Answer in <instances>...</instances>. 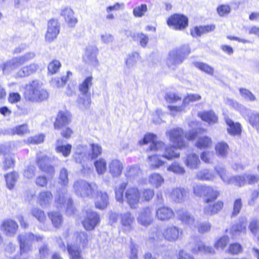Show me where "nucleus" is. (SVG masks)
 <instances>
[{
  "instance_id": "nucleus-36",
  "label": "nucleus",
  "mask_w": 259,
  "mask_h": 259,
  "mask_svg": "<svg viewBox=\"0 0 259 259\" xmlns=\"http://www.w3.org/2000/svg\"><path fill=\"white\" fill-rule=\"evenodd\" d=\"M201 119L209 124L217 123L218 116L212 111H203L198 113Z\"/></svg>"
},
{
  "instance_id": "nucleus-56",
  "label": "nucleus",
  "mask_w": 259,
  "mask_h": 259,
  "mask_svg": "<svg viewBox=\"0 0 259 259\" xmlns=\"http://www.w3.org/2000/svg\"><path fill=\"white\" fill-rule=\"evenodd\" d=\"M31 213L40 223H44L46 219L44 211L37 207L32 208Z\"/></svg>"
},
{
  "instance_id": "nucleus-14",
  "label": "nucleus",
  "mask_w": 259,
  "mask_h": 259,
  "mask_svg": "<svg viewBox=\"0 0 259 259\" xmlns=\"http://www.w3.org/2000/svg\"><path fill=\"white\" fill-rule=\"evenodd\" d=\"M167 23L168 26H172L175 29L182 30L188 25V20L184 15L175 14L168 18Z\"/></svg>"
},
{
  "instance_id": "nucleus-46",
  "label": "nucleus",
  "mask_w": 259,
  "mask_h": 259,
  "mask_svg": "<svg viewBox=\"0 0 259 259\" xmlns=\"http://www.w3.org/2000/svg\"><path fill=\"white\" fill-rule=\"evenodd\" d=\"M18 174L15 171L7 174L5 176L7 186L8 189L11 190L14 188V185L18 180Z\"/></svg>"
},
{
  "instance_id": "nucleus-16",
  "label": "nucleus",
  "mask_w": 259,
  "mask_h": 259,
  "mask_svg": "<svg viewBox=\"0 0 259 259\" xmlns=\"http://www.w3.org/2000/svg\"><path fill=\"white\" fill-rule=\"evenodd\" d=\"M49 158L46 155L41 152L37 153V163L40 169L49 175H53L55 169L53 166L49 163Z\"/></svg>"
},
{
  "instance_id": "nucleus-35",
  "label": "nucleus",
  "mask_w": 259,
  "mask_h": 259,
  "mask_svg": "<svg viewBox=\"0 0 259 259\" xmlns=\"http://www.w3.org/2000/svg\"><path fill=\"white\" fill-rule=\"evenodd\" d=\"M215 28L214 25L195 27L191 30V34L193 37H198L202 34L213 31Z\"/></svg>"
},
{
  "instance_id": "nucleus-12",
  "label": "nucleus",
  "mask_w": 259,
  "mask_h": 259,
  "mask_svg": "<svg viewBox=\"0 0 259 259\" xmlns=\"http://www.w3.org/2000/svg\"><path fill=\"white\" fill-rule=\"evenodd\" d=\"M125 199L131 208H136L140 200V193L136 187L128 188L125 193Z\"/></svg>"
},
{
  "instance_id": "nucleus-29",
  "label": "nucleus",
  "mask_w": 259,
  "mask_h": 259,
  "mask_svg": "<svg viewBox=\"0 0 259 259\" xmlns=\"http://www.w3.org/2000/svg\"><path fill=\"white\" fill-rule=\"evenodd\" d=\"M38 69V65L35 63H31L28 65H26L21 68L16 73L15 77H25L34 73Z\"/></svg>"
},
{
  "instance_id": "nucleus-26",
  "label": "nucleus",
  "mask_w": 259,
  "mask_h": 259,
  "mask_svg": "<svg viewBox=\"0 0 259 259\" xmlns=\"http://www.w3.org/2000/svg\"><path fill=\"white\" fill-rule=\"evenodd\" d=\"M152 210L149 207H145L141 211L138 218V222L144 226H147L152 222Z\"/></svg>"
},
{
  "instance_id": "nucleus-19",
  "label": "nucleus",
  "mask_w": 259,
  "mask_h": 259,
  "mask_svg": "<svg viewBox=\"0 0 259 259\" xmlns=\"http://www.w3.org/2000/svg\"><path fill=\"white\" fill-rule=\"evenodd\" d=\"M60 32V26L57 20L52 19L48 22V30L45 39L47 41L52 42L57 36Z\"/></svg>"
},
{
  "instance_id": "nucleus-47",
  "label": "nucleus",
  "mask_w": 259,
  "mask_h": 259,
  "mask_svg": "<svg viewBox=\"0 0 259 259\" xmlns=\"http://www.w3.org/2000/svg\"><path fill=\"white\" fill-rule=\"evenodd\" d=\"M212 144V141L210 138L204 136L199 138L196 143L195 146L199 149H205L209 147Z\"/></svg>"
},
{
  "instance_id": "nucleus-49",
  "label": "nucleus",
  "mask_w": 259,
  "mask_h": 259,
  "mask_svg": "<svg viewBox=\"0 0 259 259\" xmlns=\"http://www.w3.org/2000/svg\"><path fill=\"white\" fill-rule=\"evenodd\" d=\"M148 159V164L150 168L151 169L158 168L164 164V162L159 159L158 156L156 155L149 156Z\"/></svg>"
},
{
  "instance_id": "nucleus-4",
  "label": "nucleus",
  "mask_w": 259,
  "mask_h": 259,
  "mask_svg": "<svg viewBox=\"0 0 259 259\" xmlns=\"http://www.w3.org/2000/svg\"><path fill=\"white\" fill-rule=\"evenodd\" d=\"M25 98L34 102H41L48 99L49 93L42 88V83L38 80H34L26 85Z\"/></svg>"
},
{
  "instance_id": "nucleus-50",
  "label": "nucleus",
  "mask_w": 259,
  "mask_h": 259,
  "mask_svg": "<svg viewBox=\"0 0 259 259\" xmlns=\"http://www.w3.org/2000/svg\"><path fill=\"white\" fill-rule=\"evenodd\" d=\"M140 56L138 53L135 52L130 54L125 59V64L129 69L135 67L137 61L139 60Z\"/></svg>"
},
{
  "instance_id": "nucleus-64",
  "label": "nucleus",
  "mask_w": 259,
  "mask_h": 259,
  "mask_svg": "<svg viewBox=\"0 0 259 259\" xmlns=\"http://www.w3.org/2000/svg\"><path fill=\"white\" fill-rule=\"evenodd\" d=\"M61 66L60 62L58 60H54L48 65L49 72L51 74H54L57 72Z\"/></svg>"
},
{
  "instance_id": "nucleus-13",
  "label": "nucleus",
  "mask_w": 259,
  "mask_h": 259,
  "mask_svg": "<svg viewBox=\"0 0 259 259\" xmlns=\"http://www.w3.org/2000/svg\"><path fill=\"white\" fill-rule=\"evenodd\" d=\"M98 50L95 45H89L85 49L82 59L84 63L96 66L98 64L97 55Z\"/></svg>"
},
{
  "instance_id": "nucleus-53",
  "label": "nucleus",
  "mask_w": 259,
  "mask_h": 259,
  "mask_svg": "<svg viewBox=\"0 0 259 259\" xmlns=\"http://www.w3.org/2000/svg\"><path fill=\"white\" fill-rule=\"evenodd\" d=\"M193 64L194 66H195L200 70L205 72L209 75H213L214 69L211 66L206 63L200 62H193Z\"/></svg>"
},
{
  "instance_id": "nucleus-2",
  "label": "nucleus",
  "mask_w": 259,
  "mask_h": 259,
  "mask_svg": "<svg viewBox=\"0 0 259 259\" xmlns=\"http://www.w3.org/2000/svg\"><path fill=\"white\" fill-rule=\"evenodd\" d=\"M88 235L85 232H76L72 241L67 244V251L70 259H83L81 255V248L88 244Z\"/></svg>"
},
{
  "instance_id": "nucleus-37",
  "label": "nucleus",
  "mask_w": 259,
  "mask_h": 259,
  "mask_svg": "<svg viewBox=\"0 0 259 259\" xmlns=\"http://www.w3.org/2000/svg\"><path fill=\"white\" fill-rule=\"evenodd\" d=\"M89 186V183L83 180L76 181L73 184L74 193L78 196L85 197V191L87 187Z\"/></svg>"
},
{
  "instance_id": "nucleus-7",
  "label": "nucleus",
  "mask_w": 259,
  "mask_h": 259,
  "mask_svg": "<svg viewBox=\"0 0 259 259\" xmlns=\"http://www.w3.org/2000/svg\"><path fill=\"white\" fill-rule=\"evenodd\" d=\"M190 53L188 45H184L181 47L169 52L166 60L167 65L175 69L177 65L181 64Z\"/></svg>"
},
{
  "instance_id": "nucleus-32",
  "label": "nucleus",
  "mask_w": 259,
  "mask_h": 259,
  "mask_svg": "<svg viewBox=\"0 0 259 259\" xmlns=\"http://www.w3.org/2000/svg\"><path fill=\"white\" fill-rule=\"evenodd\" d=\"M84 149L87 153V155H85V157H89L91 160L98 157L102 152L101 146L98 144H91L89 148H84Z\"/></svg>"
},
{
  "instance_id": "nucleus-48",
  "label": "nucleus",
  "mask_w": 259,
  "mask_h": 259,
  "mask_svg": "<svg viewBox=\"0 0 259 259\" xmlns=\"http://www.w3.org/2000/svg\"><path fill=\"white\" fill-rule=\"evenodd\" d=\"M94 166L98 175H103L106 171V161L103 158H100L95 161Z\"/></svg>"
},
{
  "instance_id": "nucleus-58",
  "label": "nucleus",
  "mask_w": 259,
  "mask_h": 259,
  "mask_svg": "<svg viewBox=\"0 0 259 259\" xmlns=\"http://www.w3.org/2000/svg\"><path fill=\"white\" fill-rule=\"evenodd\" d=\"M168 171L176 174L183 175L185 172V169L177 162H174L167 168Z\"/></svg>"
},
{
  "instance_id": "nucleus-18",
  "label": "nucleus",
  "mask_w": 259,
  "mask_h": 259,
  "mask_svg": "<svg viewBox=\"0 0 259 259\" xmlns=\"http://www.w3.org/2000/svg\"><path fill=\"white\" fill-rule=\"evenodd\" d=\"M120 222L123 231L125 233L132 231L134 228L135 218L130 212H125L120 214Z\"/></svg>"
},
{
  "instance_id": "nucleus-40",
  "label": "nucleus",
  "mask_w": 259,
  "mask_h": 259,
  "mask_svg": "<svg viewBox=\"0 0 259 259\" xmlns=\"http://www.w3.org/2000/svg\"><path fill=\"white\" fill-rule=\"evenodd\" d=\"M164 178L158 173H153L148 178V182L152 186L158 188L164 183Z\"/></svg>"
},
{
  "instance_id": "nucleus-33",
  "label": "nucleus",
  "mask_w": 259,
  "mask_h": 259,
  "mask_svg": "<svg viewBox=\"0 0 259 259\" xmlns=\"http://www.w3.org/2000/svg\"><path fill=\"white\" fill-rule=\"evenodd\" d=\"M109 172L114 177L119 176L122 170V163L117 159H112L109 164Z\"/></svg>"
},
{
  "instance_id": "nucleus-8",
  "label": "nucleus",
  "mask_w": 259,
  "mask_h": 259,
  "mask_svg": "<svg viewBox=\"0 0 259 259\" xmlns=\"http://www.w3.org/2000/svg\"><path fill=\"white\" fill-rule=\"evenodd\" d=\"M214 169L221 180L227 185L233 184L239 187H242L245 184L244 175L230 176L223 167L218 166Z\"/></svg>"
},
{
  "instance_id": "nucleus-11",
  "label": "nucleus",
  "mask_w": 259,
  "mask_h": 259,
  "mask_svg": "<svg viewBox=\"0 0 259 259\" xmlns=\"http://www.w3.org/2000/svg\"><path fill=\"white\" fill-rule=\"evenodd\" d=\"M189 246L191 251L194 253L204 252L213 254L214 250L212 247L206 246L198 237L191 238Z\"/></svg>"
},
{
  "instance_id": "nucleus-30",
  "label": "nucleus",
  "mask_w": 259,
  "mask_h": 259,
  "mask_svg": "<svg viewBox=\"0 0 259 259\" xmlns=\"http://www.w3.org/2000/svg\"><path fill=\"white\" fill-rule=\"evenodd\" d=\"M244 111H242L244 117L248 118L249 123L253 127L257 128L259 126V113L255 111H251L250 110L243 108Z\"/></svg>"
},
{
  "instance_id": "nucleus-55",
  "label": "nucleus",
  "mask_w": 259,
  "mask_h": 259,
  "mask_svg": "<svg viewBox=\"0 0 259 259\" xmlns=\"http://www.w3.org/2000/svg\"><path fill=\"white\" fill-rule=\"evenodd\" d=\"M209 186L196 185L193 187L194 194L198 197H205Z\"/></svg>"
},
{
  "instance_id": "nucleus-60",
  "label": "nucleus",
  "mask_w": 259,
  "mask_h": 259,
  "mask_svg": "<svg viewBox=\"0 0 259 259\" xmlns=\"http://www.w3.org/2000/svg\"><path fill=\"white\" fill-rule=\"evenodd\" d=\"M125 187L126 184L122 183L118 188H116L115 190L116 199L119 202H123V192Z\"/></svg>"
},
{
  "instance_id": "nucleus-31",
  "label": "nucleus",
  "mask_w": 259,
  "mask_h": 259,
  "mask_svg": "<svg viewBox=\"0 0 259 259\" xmlns=\"http://www.w3.org/2000/svg\"><path fill=\"white\" fill-rule=\"evenodd\" d=\"M184 163L189 168L195 169L199 167L200 164V160L197 154L190 153L187 154L184 159Z\"/></svg>"
},
{
  "instance_id": "nucleus-52",
  "label": "nucleus",
  "mask_w": 259,
  "mask_h": 259,
  "mask_svg": "<svg viewBox=\"0 0 259 259\" xmlns=\"http://www.w3.org/2000/svg\"><path fill=\"white\" fill-rule=\"evenodd\" d=\"M52 224L56 228L59 227L63 221L62 216L59 212H51L48 214Z\"/></svg>"
},
{
  "instance_id": "nucleus-25",
  "label": "nucleus",
  "mask_w": 259,
  "mask_h": 259,
  "mask_svg": "<svg viewBox=\"0 0 259 259\" xmlns=\"http://www.w3.org/2000/svg\"><path fill=\"white\" fill-rule=\"evenodd\" d=\"M61 15L63 17L65 22L70 27H74L77 22V20L74 16L73 11L69 7L62 9Z\"/></svg>"
},
{
  "instance_id": "nucleus-22",
  "label": "nucleus",
  "mask_w": 259,
  "mask_h": 259,
  "mask_svg": "<svg viewBox=\"0 0 259 259\" xmlns=\"http://www.w3.org/2000/svg\"><path fill=\"white\" fill-rule=\"evenodd\" d=\"M18 228L17 223L11 219L5 220L3 222L1 226L2 230L5 231L7 236H14L17 232Z\"/></svg>"
},
{
  "instance_id": "nucleus-5",
  "label": "nucleus",
  "mask_w": 259,
  "mask_h": 259,
  "mask_svg": "<svg viewBox=\"0 0 259 259\" xmlns=\"http://www.w3.org/2000/svg\"><path fill=\"white\" fill-rule=\"evenodd\" d=\"M183 231L181 229L174 226H168L164 229L162 232L156 229L150 235V238L154 240H159L164 238L169 242H175L182 235Z\"/></svg>"
},
{
  "instance_id": "nucleus-43",
  "label": "nucleus",
  "mask_w": 259,
  "mask_h": 259,
  "mask_svg": "<svg viewBox=\"0 0 259 259\" xmlns=\"http://www.w3.org/2000/svg\"><path fill=\"white\" fill-rule=\"evenodd\" d=\"M214 176L211 170L208 169H202L197 171L196 178L202 181H211L213 179Z\"/></svg>"
},
{
  "instance_id": "nucleus-61",
  "label": "nucleus",
  "mask_w": 259,
  "mask_h": 259,
  "mask_svg": "<svg viewBox=\"0 0 259 259\" xmlns=\"http://www.w3.org/2000/svg\"><path fill=\"white\" fill-rule=\"evenodd\" d=\"M147 11L146 5L142 4L136 7L133 10V14L136 17H142Z\"/></svg>"
},
{
  "instance_id": "nucleus-15",
  "label": "nucleus",
  "mask_w": 259,
  "mask_h": 259,
  "mask_svg": "<svg viewBox=\"0 0 259 259\" xmlns=\"http://www.w3.org/2000/svg\"><path fill=\"white\" fill-rule=\"evenodd\" d=\"M201 99V96L199 94H188L187 96L184 99L183 104L182 105L177 106H168V108L171 112H180L183 111L185 110L187 106H188L191 103L199 101Z\"/></svg>"
},
{
  "instance_id": "nucleus-1",
  "label": "nucleus",
  "mask_w": 259,
  "mask_h": 259,
  "mask_svg": "<svg viewBox=\"0 0 259 259\" xmlns=\"http://www.w3.org/2000/svg\"><path fill=\"white\" fill-rule=\"evenodd\" d=\"M157 136L153 134H147L145 136L144 139L139 141L141 145L150 143V151H161L162 153L161 156L168 160H171L175 158H178L180 156V153L177 151V148L176 146H169L164 147V144L162 142L157 141Z\"/></svg>"
},
{
  "instance_id": "nucleus-17",
  "label": "nucleus",
  "mask_w": 259,
  "mask_h": 259,
  "mask_svg": "<svg viewBox=\"0 0 259 259\" xmlns=\"http://www.w3.org/2000/svg\"><path fill=\"white\" fill-rule=\"evenodd\" d=\"M57 207L60 208H65L68 211H72V200L68 196L67 191L63 189L58 191V196L55 199Z\"/></svg>"
},
{
  "instance_id": "nucleus-20",
  "label": "nucleus",
  "mask_w": 259,
  "mask_h": 259,
  "mask_svg": "<svg viewBox=\"0 0 259 259\" xmlns=\"http://www.w3.org/2000/svg\"><path fill=\"white\" fill-rule=\"evenodd\" d=\"M189 195L188 190L182 187L172 189L170 197L172 200L177 203H181L186 200Z\"/></svg>"
},
{
  "instance_id": "nucleus-44",
  "label": "nucleus",
  "mask_w": 259,
  "mask_h": 259,
  "mask_svg": "<svg viewBox=\"0 0 259 259\" xmlns=\"http://www.w3.org/2000/svg\"><path fill=\"white\" fill-rule=\"evenodd\" d=\"M220 195V192L216 189L209 186L205 195V199L204 202L206 203H209L216 200Z\"/></svg>"
},
{
  "instance_id": "nucleus-62",
  "label": "nucleus",
  "mask_w": 259,
  "mask_h": 259,
  "mask_svg": "<svg viewBox=\"0 0 259 259\" xmlns=\"http://www.w3.org/2000/svg\"><path fill=\"white\" fill-rule=\"evenodd\" d=\"M85 155H87V153L84 148H83L82 151L76 152L74 154V158L77 162L81 163L83 161L89 159V157H85Z\"/></svg>"
},
{
  "instance_id": "nucleus-21",
  "label": "nucleus",
  "mask_w": 259,
  "mask_h": 259,
  "mask_svg": "<svg viewBox=\"0 0 259 259\" xmlns=\"http://www.w3.org/2000/svg\"><path fill=\"white\" fill-rule=\"evenodd\" d=\"M176 213L178 219L183 223L189 225L190 227H196L195 220L194 216L187 210L180 209L177 210Z\"/></svg>"
},
{
  "instance_id": "nucleus-57",
  "label": "nucleus",
  "mask_w": 259,
  "mask_h": 259,
  "mask_svg": "<svg viewBox=\"0 0 259 259\" xmlns=\"http://www.w3.org/2000/svg\"><path fill=\"white\" fill-rule=\"evenodd\" d=\"M239 92L242 98L246 101L253 102L256 100L255 96L250 91L241 88Z\"/></svg>"
},
{
  "instance_id": "nucleus-34",
  "label": "nucleus",
  "mask_w": 259,
  "mask_h": 259,
  "mask_svg": "<svg viewBox=\"0 0 259 259\" xmlns=\"http://www.w3.org/2000/svg\"><path fill=\"white\" fill-rule=\"evenodd\" d=\"M226 122L228 126L227 131L230 135L236 136L241 134V126L240 123H235L229 118H226Z\"/></svg>"
},
{
  "instance_id": "nucleus-42",
  "label": "nucleus",
  "mask_w": 259,
  "mask_h": 259,
  "mask_svg": "<svg viewBox=\"0 0 259 259\" xmlns=\"http://www.w3.org/2000/svg\"><path fill=\"white\" fill-rule=\"evenodd\" d=\"M93 77L92 76L87 77L79 85V91L82 95H91L89 91L90 88L92 85Z\"/></svg>"
},
{
  "instance_id": "nucleus-9",
  "label": "nucleus",
  "mask_w": 259,
  "mask_h": 259,
  "mask_svg": "<svg viewBox=\"0 0 259 259\" xmlns=\"http://www.w3.org/2000/svg\"><path fill=\"white\" fill-rule=\"evenodd\" d=\"M100 219L99 215L91 208L84 210V215L82 224L84 229L88 231L93 230L99 224Z\"/></svg>"
},
{
  "instance_id": "nucleus-54",
  "label": "nucleus",
  "mask_w": 259,
  "mask_h": 259,
  "mask_svg": "<svg viewBox=\"0 0 259 259\" xmlns=\"http://www.w3.org/2000/svg\"><path fill=\"white\" fill-rule=\"evenodd\" d=\"M68 172L67 169L62 167L60 169L59 177V183L61 185L66 187L68 184Z\"/></svg>"
},
{
  "instance_id": "nucleus-10",
  "label": "nucleus",
  "mask_w": 259,
  "mask_h": 259,
  "mask_svg": "<svg viewBox=\"0 0 259 259\" xmlns=\"http://www.w3.org/2000/svg\"><path fill=\"white\" fill-rule=\"evenodd\" d=\"M166 134L176 147L181 149L186 146V143L183 139L184 132L182 128H174L167 131Z\"/></svg>"
},
{
  "instance_id": "nucleus-39",
  "label": "nucleus",
  "mask_w": 259,
  "mask_h": 259,
  "mask_svg": "<svg viewBox=\"0 0 259 259\" xmlns=\"http://www.w3.org/2000/svg\"><path fill=\"white\" fill-rule=\"evenodd\" d=\"M109 204L108 196L106 192L100 191L95 202L96 207L100 209L105 208Z\"/></svg>"
},
{
  "instance_id": "nucleus-59",
  "label": "nucleus",
  "mask_w": 259,
  "mask_h": 259,
  "mask_svg": "<svg viewBox=\"0 0 259 259\" xmlns=\"http://www.w3.org/2000/svg\"><path fill=\"white\" fill-rule=\"evenodd\" d=\"M98 187L95 183H89L85 191V197H94L97 192Z\"/></svg>"
},
{
  "instance_id": "nucleus-38",
  "label": "nucleus",
  "mask_w": 259,
  "mask_h": 259,
  "mask_svg": "<svg viewBox=\"0 0 259 259\" xmlns=\"http://www.w3.org/2000/svg\"><path fill=\"white\" fill-rule=\"evenodd\" d=\"M77 103L81 110L89 109L92 103L91 95L81 94L77 99Z\"/></svg>"
},
{
  "instance_id": "nucleus-51",
  "label": "nucleus",
  "mask_w": 259,
  "mask_h": 259,
  "mask_svg": "<svg viewBox=\"0 0 259 259\" xmlns=\"http://www.w3.org/2000/svg\"><path fill=\"white\" fill-rule=\"evenodd\" d=\"M67 76H63L61 78L55 77L52 79L51 83L54 87L61 88L63 87L67 80L68 77L72 74V73L68 71H67Z\"/></svg>"
},
{
  "instance_id": "nucleus-63",
  "label": "nucleus",
  "mask_w": 259,
  "mask_h": 259,
  "mask_svg": "<svg viewBox=\"0 0 259 259\" xmlns=\"http://www.w3.org/2000/svg\"><path fill=\"white\" fill-rule=\"evenodd\" d=\"M249 228L252 234L255 236H259V221L253 219L249 224Z\"/></svg>"
},
{
  "instance_id": "nucleus-6",
  "label": "nucleus",
  "mask_w": 259,
  "mask_h": 259,
  "mask_svg": "<svg viewBox=\"0 0 259 259\" xmlns=\"http://www.w3.org/2000/svg\"><path fill=\"white\" fill-rule=\"evenodd\" d=\"M42 238V237L35 235L30 232L19 235L18 240L20 244V256L21 257L15 256L13 259H27L26 253L30 250L31 244L34 241H41Z\"/></svg>"
},
{
  "instance_id": "nucleus-27",
  "label": "nucleus",
  "mask_w": 259,
  "mask_h": 259,
  "mask_svg": "<svg viewBox=\"0 0 259 259\" xmlns=\"http://www.w3.org/2000/svg\"><path fill=\"white\" fill-rule=\"evenodd\" d=\"M70 121V115L67 112L60 111L54 123L55 129H60Z\"/></svg>"
},
{
  "instance_id": "nucleus-24",
  "label": "nucleus",
  "mask_w": 259,
  "mask_h": 259,
  "mask_svg": "<svg viewBox=\"0 0 259 259\" xmlns=\"http://www.w3.org/2000/svg\"><path fill=\"white\" fill-rule=\"evenodd\" d=\"M224 203L221 201H218L212 204H208L205 205L203 210L204 215L207 217L212 216L218 213L223 208Z\"/></svg>"
},
{
  "instance_id": "nucleus-28",
  "label": "nucleus",
  "mask_w": 259,
  "mask_h": 259,
  "mask_svg": "<svg viewBox=\"0 0 259 259\" xmlns=\"http://www.w3.org/2000/svg\"><path fill=\"white\" fill-rule=\"evenodd\" d=\"M53 200V195L50 191H42L37 196V203L44 208L48 207Z\"/></svg>"
},
{
  "instance_id": "nucleus-41",
  "label": "nucleus",
  "mask_w": 259,
  "mask_h": 259,
  "mask_svg": "<svg viewBox=\"0 0 259 259\" xmlns=\"http://www.w3.org/2000/svg\"><path fill=\"white\" fill-rule=\"evenodd\" d=\"M62 141L58 140L56 145V150L58 153H61L64 157H68L71 152L72 146L70 144L62 145Z\"/></svg>"
},
{
  "instance_id": "nucleus-23",
  "label": "nucleus",
  "mask_w": 259,
  "mask_h": 259,
  "mask_svg": "<svg viewBox=\"0 0 259 259\" xmlns=\"http://www.w3.org/2000/svg\"><path fill=\"white\" fill-rule=\"evenodd\" d=\"M175 217V213L171 208L166 206L159 207L156 212V218L160 221H167Z\"/></svg>"
},
{
  "instance_id": "nucleus-3",
  "label": "nucleus",
  "mask_w": 259,
  "mask_h": 259,
  "mask_svg": "<svg viewBox=\"0 0 259 259\" xmlns=\"http://www.w3.org/2000/svg\"><path fill=\"white\" fill-rule=\"evenodd\" d=\"M35 56L34 52H29L23 55L14 57L1 63L0 71H2L4 75H10L20 66L32 60Z\"/></svg>"
},
{
  "instance_id": "nucleus-45",
  "label": "nucleus",
  "mask_w": 259,
  "mask_h": 259,
  "mask_svg": "<svg viewBox=\"0 0 259 259\" xmlns=\"http://www.w3.org/2000/svg\"><path fill=\"white\" fill-rule=\"evenodd\" d=\"M215 150L218 156L225 157L228 154L229 146L226 143L220 142L215 145Z\"/></svg>"
}]
</instances>
